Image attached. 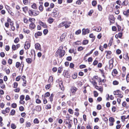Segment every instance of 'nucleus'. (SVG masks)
Returning <instances> with one entry per match:
<instances>
[{
  "label": "nucleus",
  "instance_id": "f257e3e1",
  "mask_svg": "<svg viewBox=\"0 0 129 129\" xmlns=\"http://www.w3.org/2000/svg\"><path fill=\"white\" fill-rule=\"evenodd\" d=\"M28 12L29 15L30 16H36L39 15V11L33 10H30Z\"/></svg>",
  "mask_w": 129,
  "mask_h": 129
},
{
  "label": "nucleus",
  "instance_id": "f03ea898",
  "mask_svg": "<svg viewBox=\"0 0 129 129\" xmlns=\"http://www.w3.org/2000/svg\"><path fill=\"white\" fill-rule=\"evenodd\" d=\"M59 14L58 10L57 8L54 9L51 13V15L53 17H57Z\"/></svg>",
  "mask_w": 129,
  "mask_h": 129
},
{
  "label": "nucleus",
  "instance_id": "7ed1b4c3",
  "mask_svg": "<svg viewBox=\"0 0 129 129\" xmlns=\"http://www.w3.org/2000/svg\"><path fill=\"white\" fill-rule=\"evenodd\" d=\"M114 62V59L113 58L111 59L109 61V69H112L113 67V63Z\"/></svg>",
  "mask_w": 129,
  "mask_h": 129
},
{
  "label": "nucleus",
  "instance_id": "20e7f679",
  "mask_svg": "<svg viewBox=\"0 0 129 129\" xmlns=\"http://www.w3.org/2000/svg\"><path fill=\"white\" fill-rule=\"evenodd\" d=\"M30 44H29V42L26 41L25 42L24 46V48L26 49H28L30 48Z\"/></svg>",
  "mask_w": 129,
  "mask_h": 129
},
{
  "label": "nucleus",
  "instance_id": "39448f33",
  "mask_svg": "<svg viewBox=\"0 0 129 129\" xmlns=\"http://www.w3.org/2000/svg\"><path fill=\"white\" fill-rule=\"evenodd\" d=\"M109 19L111 23H113L115 22L114 20L115 19V18L113 15H110L109 17Z\"/></svg>",
  "mask_w": 129,
  "mask_h": 129
},
{
  "label": "nucleus",
  "instance_id": "423d86ee",
  "mask_svg": "<svg viewBox=\"0 0 129 129\" xmlns=\"http://www.w3.org/2000/svg\"><path fill=\"white\" fill-rule=\"evenodd\" d=\"M39 24L41 26H42L43 27L45 28H46L47 27V26L46 24L45 23L41 21H39Z\"/></svg>",
  "mask_w": 129,
  "mask_h": 129
},
{
  "label": "nucleus",
  "instance_id": "0eeeda50",
  "mask_svg": "<svg viewBox=\"0 0 129 129\" xmlns=\"http://www.w3.org/2000/svg\"><path fill=\"white\" fill-rule=\"evenodd\" d=\"M58 52L59 53V55L60 57H62L64 56L65 53V51L64 50H60L59 52Z\"/></svg>",
  "mask_w": 129,
  "mask_h": 129
},
{
  "label": "nucleus",
  "instance_id": "6e6552de",
  "mask_svg": "<svg viewBox=\"0 0 129 129\" xmlns=\"http://www.w3.org/2000/svg\"><path fill=\"white\" fill-rule=\"evenodd\" d=\"M36 27V25L34 23H31L29 25V28L31 30L34 29Z\"/></svg>",
  "mask_w": 129,
  "mask_h": 129
},
{
  "label": "nucleus",
  "instance_id": "1a4fd4ad",
  "mask_svg": "<svg viewBox=\"0 0 129 129\" xmlns=\"http://www.w3.org/2000/svg\"><path fill=\"white\" fill-rule=\"evenodd\" d=\"M66 33H63L61 36L60 38V40L61 41H64V39L66 36Z\"/></svg>",
  "mask_w": 129,
  "mask_h": 129
},
{
  "label": "nucleus",
  "instance_id": "9d476101",
  "mask_svg": "<svg viewBox=\"0 0 129 129\" xmlns=\"http://www.w3.org/2000/svg\"><path fill=\"white\" fill-rule=\"evenodd\" d=\"M42 35V33L41 31H37L35 34V36L37 38L39 36H41Z\"/></svg>",
  "mask_w": 129,
  "mask_h": 129
},
{
  "label": "nucleus",
  "instance_id": "9b49d317",
  "mask_svg": "<svg viewBox=\"0 0 129 129\" xmlns=\"http://www.w3.org/2000/svg\"><path fill=\"white\" fill-rule=\"evenodd\" d=\"M31 53L32 55V57H34V59L35 60L36 56L35 51L34 50H31Z\"/></svg>",
  "mask_w": 129,
  "mask_h": 129
},
{
  "label": "nucleus",
  "instance_id": "f8f14e48",
  "mask_svg": "<svg viewBox=\"0 0 129 129\" xmlns=\"http://www.w3.org/2000/svg\"><path fill=\"white\" fill-rule=\"evenodd\" d=\"M95 88L96 89H98L101 92H102L103 91V88L101 86H95Z\"/></svg>",
  "mask_w": 129,
  "mask_h": 129
},
{
  "label": "nucleus",
  "instance_id": "ddd939ff",
  "mask_svg": "<svg viewBox=\"0 0 129 129\" xmlns=\"http://www.w3.org/2000/svg\"><path fill=\"white\" fill-rule=\"evenodd\" d=\"M123 57L126 60H128L129 59V57L128 55V53L124 54Z\"/></svg>",
  "mask_w": 129,
  "mask_h": 129
},
{
  "label": "nucleus",
  "instance_id": "4468645a",
  "mask_svg": "<svg viewBox=\"0 0 129 129\" xmlns=\"http://www.w3.org/2000/svg\"><path fill=\"white\" fill-rule=\"evenodd\" d=\"M35 48L37 50H39L41 49V46L40 44L37 43L35 44Z\"/></svg>",
  "mask_w": 129,
  "mask_h": 129
},
{
  "label": "nucleus",
  "instance_id": "2eb2a0df",
  "mask_svg": "<svg viewBox=\"0 0 129 129\" xmlns=\"http://www.w3.org/2000/svg\"><path fill=\"white\" fill-rule=\"evenodd\" d=\"M7 21L8 23H10V25L11 26L13 25L14 24L13 22V21L11 20L9 18H8L7 19Z\"/></svg>",
  "mask_w": 129,
  "mask_h": 129
},
{
  "label": "nucleus",
  "instance_id": "dca6fc26",
  "mask_svg": "<svg viewBox=\"0 0 129 129\" xmlns=\"http://www.w3.org/2000/svg\"><path fill=\"white\" fill-rule=\"evenodd\" d=\"M35 109L37 111L39 112L41 110V107L40 106H36L35 108Z\"/></svg>",
  "mask_w": 129,
  "mask_h": 129
},
{
  "label": "nucleus",
  "instance_id": "f3484780",
  "mask_svg": "<svg viewBox=\"0 0 129 129\" xmlns=\"http://www.w3.org/2000/svg\"><path fill=\"white\" fill-rule=\"evenodd\" d=\"M77 89L75 87H73L71 89V92L72 93H74L77 90Z\"/></svg>",
  "mask_w": 129,
  "mask_h": 129
},
{
  "label": "nucleus",
  "instance_id": "a211bd4d",
  "mask_svg": "<svg viewBox=\"0 0 129 129\" xmlns=\"http://www.w3.org/2000/svg\"><path fill=\"white\" fill-rule=\"evenodd\" d=\"M121 92L119 90H118L116 91H114L113 92V94L114 95H118L120 93H121Z\"/></svg>",
  "mask_w": 129,
  "mask_h": 129
},
{
  "label": "nucleus",
  "instance_id": "6ab92c4d",
  "mask_svg": "<svg viewBox=\"0 0 129 129\" xmlns=\"http://www.w3.org/2000/svg\"><path fill=\"white\" fill-rule=\"evenodd\" d=\"M54 19L51 17L49 18L47 20L48 22L50 24L52 23Z\"/></svg>",
  "mask_w": 129,
  "mask_h": 129
},
{
  "label": "nucleus",
  "instance_id": "aec40b11",
  "mask_svg": "<svg viewBox=\"0 0 129 129\" xmlns=\"http://www.w3.org/2000/svg\"><path fill=\"white\" fill-rule=\"evenodd\" d=\"M53 77L52 76H50L49 79L48 81V82L49 83H51L53 82Z\"/></svg>",
  "mask_w": 129,
  "mask_h": 129
},
{
  "label": "nucleus",
  "instance_id": "412c9836",
  "mask_svg": "<svg viewBox=\"0 0 129 129\" xmlns=\"http://www.w3.org/2000/svg\"><path fill=\"white\" fill-rule=\"evenodd\" d=\"M23 31L25 33H26L27 34H28L30 33V31L29 30L25 29H23Z\"/></svg>",
  "mask_w": 129,
  "mask_h": 129
},
{
  "label": "nucleus",
  "instance_id": "4be33fe9",
  "mask_svg": "<svg viewBox=\"0 0 129 129\" xmlns=\"http://www.w3.org/2000/svg\"><path fill=\"white\" fill-rule=\"evenodd\" d=\"M32 59L30 58H28L26 59V61L29 64L31 63L32 62Z\"/></svg>",
  "mask_w": 129,
  "mask_h": 129
},
{
  "label": "nucleus",
  "instance_id": "5701e85b",
  "mask_svg": "<svg viewBox=\"0 0 129 129\" xmlns=\"http://www.w3.org/2000/svg\"><path fill=\"white\" fill-rule=\"evenodd\" d=\"M31 7L32 8L36 9H37V6L36 4L35 3H34L31 6Z\"/></svg>",
  "mask_w": 129,
  "mask_h": 129
},
{
  "label": "nucleus",
  "instance_id": "b1692460",
  "mask_svg": "<svg viewBox=\"0 0 129 129\" xmlns=\"http://www.w3.org/2000/svg\"><path fill=\"white\" fill-rule=\"evenodd\" d=\"M29 21L30 22H31V23H34L35 22V20L34 18H30L29 19Z\"/></svg>",
  "mask_w": 129,
  "mask_h": 129
},
{
  "label": "nucleus",
  "instance_id": "393cba45",
  "mask_svg": "<svg viewBox=\"0 0 129 129\" xmlns=\"http://www.w3.org/2000/svg\"><path fill=\"white\" fill-rule=\"evenodd\" d=\"M109 121L110 122H114L115 120L114 118L112 117H110L109 119Z\"/></svg>",
  "mask_w": 129,
  "mask_h": 129
},
{
  "label": "nucleus",
  "instance_id": "a878e982",
  "mask_svg": "<svg viewBox=\"0 0 129 129\" xmlns=\"http://www.w3.org/2000/svg\"><path fill=\"white\" fill-rule=\"evenodd\" d=\"M27 10L28 7H25L23 8V11L25 13H26L27 11Z\"/></svg>",
  "mask_w": 129,
  "mask_h": 129
},
{
  "label": "nucleus",
  "instance_id": "bb28decb",
  "mask_svg": "<svg viewBox=\"0 0 129 129\" xmlns=\"http://www.w3.org/2000/svg\"><path fill=\"white\" fill-rule=\"evenodd\" d=\"M67 23L65 22H63L62 23H61L59 25V26L62 27L63 26H64Z\"/></svg>",
  "mask_w": 129,
  "mask_h": 129
},
{
  "label": "nucleus",
  "instance_id": "cd10ccee",
  "mask_svg": "<svg viewBox=\"0 0 129 129\" xmlns=\"http://www.w3.org/2000/svg\"><path fill=\"white\" fill-rule=\"evenodd\" d=\"M51 108V106L50 104H48L46 106V109H50Z\"/></svg>",
  "mask_w": 129,
  "mask_h": 129
},
{
  "label": "nucleus",
  "instance_id": "c85d7f7f",
  "mask_svg": "<svg viewBox=\"0 0 129 129\" xmlns=\"http://www.w3.org/2000/svg\"><path fill=\"white\" fill-rule=\"evenodd\" d=\"M88 42V41L87 40H84L83 42V44L84 45L87 44Z\"/></svg>",
  "mask_w": 129,
  "mask_h": 129
},
{
  "label": "nucleus",
  "instance_id": "c756f323",
  "mask_svg": "<svg viewBox=\"0 0 129 129\" xmlns=\"http://www.w3.org/2000/svg\"><path fill=\"white\" fill-rule=\"evenodd\" d=\"M112 73L113 75V74L114 75H115L117 73V70L115 69H114L112 72Z\"/></svg>",
  "mask_w": 129,
  "mask_h": 129
},
{
  "label": "nucleus",
  "instance_id": "7c9ffc66",
  "mask_svg": "<svg viewBox=\"0 0 129 129\" xmlns=\"http://www.w3.org/2000/svg\"><path fill=\"white\" fill-rule=\"evenodd\" d=\"M63 45H61V46H60L59 47V49L57 50V52H59V51H60H60L62 50H62V49H63Z\"/></svg>",
  "mask_w": 129,
  "mask_h": 129
},
{
  "label": "nucleus",
  "instance_id": "2f4dec72",
  "mask_svg": "<svg viewBox=\"0 0 129 129\" xmlns=\"http://www.w3.org/2000/svg\"><path fill=\"white\" fill-rule=\"evenodd\" d=\"M77 73H75L74 74L72 75V78L74 79H76L77 77Z\"/></svg>",
  "mask_w": 129,
  "mask_h": 129
},
{
  "label": "nucleus",
  "instance_id": "473e14b6",
  "mask_svg": "<svg viewBox=\"0 0 129 129\" xmlns=\"http://www.w3.org/2000/svg\"><path fill=\"white\" fill-rule=\"evenodd\" d=\"M16 127V126L14 124L12 123L11 124V127L13 129H15Z\"/></svg>",
  "mask_w": 129,
  "mask_h": 129
},
{
  "label": "nucleus",
  "instance_id": "72a5a7b5",
  "mask_svg": "<svg viewBox=\"0 0 129 129\" xmlns=\"http://www.w3.org/2000/svg\"><path fill=\"white\" fill-rule=\"evenodd\" d=\"M62 70V68L61 67H59L58 68V72L60 73Z\"/></svg>",
  "mask_w": 129,
  "mask_h": 129
},
{
  "label": "nucleus",
  "instance_id": "f704fd0d",
  "mask_svg": "<svg viewBox=\"0 0 129 129\" xmlns=\"http://www.w3.org/2000/svg\"><path fill=\"white\" fill-rule=\"evenodd\" d=\"M34 122L35 123H38L39 122V121L37 118H36L34 120Z\"/></svg>",
  "mask_w": 129,
  "mask_h": 129
},
{
  "label": "nucleus",
  "instance_id": "c9c22d12",
  "mask_svg": "<svg viewBox=\"0 0 129 129\" xmlns=\"http://www.w3.org/2000/svg\"><path fill=\"white\" fill-rule=\"evenodd\" d=\"M15 110L13 109L11 110L10 112V114L11 115H13L15 114Z\"/></svg>",
  "mask_w": 129,
  "mask_h": 129
},
{
  "label": "nucleus",
  "instance_id": "e433bc0d",
  "mask_svg": "<svg viewBox=\"0 0 129 129\" xmlns=\"http://www.w3.org/2000/svg\"><path fill=\"white\" fill-rule=\"evenodd\" d=\"M87 33L86 29H85L83 28L82 30V34L83 35H85Z\"/></svg>",
  "mask_w": 129,
  "mask_h": 129
},
{
  "label": "nucleus",
  "instance_id": "4c0bfd02",
  "mask_svg": "<svg viewBox=\"0 0 129 129\" xmlns=\"http://www.w3.org/2000/svg\"><path fill=\"white\" fill-rule=\"evenodd\" d=\"M123 14L125 15L126 17H128L129 14L126 11H124L123 12Z\"/></svg>",
  "mask_w": 129,
  "mask_h": 129
},
{
  "label": "nucleus",
  "instance_id": "58836bf2",
  "mask_svg": "<svg viewBox=\"0 0 129 129\" xmlns=\"http://www.w3.org/2000/svg\"><path fill=\"white\" fill-rule=\"evenodd\" d=\"M39 9L41 11H42L43 10V7L42 5H40L39 6Z\"/></svg>",
  "mask_w": 129,
  "mask_h": 129
},
{
  "label": "nucleus",
  "instance_id": "ea45409f",
  "mask_svg": "<svg viewBox=\"0 0 129 129\" xmlns=\"http://www.w3.org/2000/svg\"><path fill=\"white\" fill-rule=\"evenodd\" d=\"M43 32L44 34L45 35H46L48 32V30L47 29H45L43 31Z\"/></svg>",
  "mask_w": 129,
  "mask_h": 129
},
{
  "label": "nucleus",
  "instance_id": "a19ab883",
  "mask_svg": "<svg viewBox=\"0 0 129 129\" xmlns=\"http://www.w3.org/2000/svg\"><path fill=\"white\" fill-rule=\"evenodd\" d=\"M63 74L65 77H66L68 75V73L67 71L64 70Z\"/></svg>",
  "mask_w": 129,
  "mask_h": 129
},
{
  "label": "nucleus",
  "instance_id": "79ce46f5",
  "mask_svg": "<svg viewBox=\"0 0 129 129\" xmlns=\"http://www.w3.org/2000/svg\"><path fill=\"white\" fill-rule=\"evenodd\" d=\"M102 108L100 104L98 105L97 106V109L98 110H100Z\"/></svg>",
  "mask_w": 129,
  "mask_h": 129
},
{
  "label": "nucleus",
  "instance_id": "37998d69",
  "mask_svg": "<svg viewBox=\"0 0 129 129\" xmlns=\"http://www.w3.org/2000/svg\"><path fill=\"white\" fill-rule=\"evenodd\" d=\"M23 21L24 23L26 24H28V20L26 18H24Z\"/></svg>",
  "mask_w": 129,
  "mask_h": 129
},
{
  "label": "nucleus",
  "instance_id": "c03bdc74",
  "mask_svg": "<svg viewBox=\"0 0 129 129\" xmlns=\"http://www.w3.org/2000/svg\"><path fill=\"white\" fill-rule=\"evenodd\" d=\"M50 95V93L49 92H47L45 94V97H47L49 96Z\"/></svg>",
  "mask_w": 129,
  "mask_h": 129
},
{
  "label": "nucleus",
  "instance_id": "a18cd8bd",
  "mask_svg": "<svg viewBox=\"0 0 129 129\" xmlns=\"http://www.w3.org/2000/svg\"><path fill=\"white\" fill-rule=\"evenodd\" d=\"M19 41V38H16L15 40H14V42L17 43H18Z\"/></svg>",
  "mask_w": 129,
  "mask_h": 129
},
{
  "label": "nucleus",
  "instance_id": "49530a36",
  "mask_svg": "<svg viewBox=\"0 0 129 129\" xmlns=\"http://www.w3.org/2000/svg\"><path fill=\"white\" fill-rule=\"evenodd\" d=\"M83 47H82L80 46L78 48V50L79 51H81L83 50Z\"/></svg>",
  "mask_w": 129,
  "mask_h": 129
},
{
  "label": "nucleus",
  "instance_id": "de8ad7c7",
  "mask_svg": "<svg viewBox=\"0 0 129 129\" xmlns=\"http://www.w3.org/2000/svg\"><path fill=\"white\" fill-rule=\"evenodd\" d=\"M93 92L94 93V96L95 97H97L98 95L97 92L96 91H94Z\"/></svg>",
  "mask_w": 129,
  "mask_h": 129
},
{
  "label": "nucleus",
  "instance_id": "09e8293b",
  "mask_svg": "<svg viewBox=\"0 0 129 129\" xmlns=\"http://www.w3.org/2000/svg\"><path fill=\"white\" fill-rule=\"evenodd\" d=\"M20 65V63L19 62H16V66L17 68H18Z\"/></svg>",
  "mask_w": 129,
  "mask_h": 129
},
{
  "label": "nucleus",
  "instance_id": "8fccbe9b",
  "mask_svg": "<svg viewBox=\"0 0 129 129\" xmlns=\"http://www.w3.org/2000/svg\"><path fill=\"white\" fill-rule=\"evenodd\" d=\"M51 86V84H49L47 85H46L45 86V88L46 89H49L50 88V87Z\"/></svg>",
  "mask_w": 129,
  "mask_h": 129
},
{
  "label": "nucleus",
  "instance_id": "3c124183",
  "mask_svg": "<svg viewBox=\"0 0 129 129\" xmlns=\"http://www.w3.org/2000/svg\"><path fill=\"white\" fill-rule=\"evenodd\" d=\"M17 104L16 103H13L11 105L12 107L13 108H15L17 107Z\"/></svg>",
  "mask_w": 129,
  "mask_h": 129
},
{
  "label": "nucleus",
  "instance_id": "603ef678",
  "mask_svg": "<svg viewBox=\"0 0 129 129\" xmlns=\"http://www.w3.org/2000/svg\"><path fill=\"white\" fill-rule=\"evenodd\" d=\"M18 85V83L16 82L14 83L13 84V87L14 88H16Z\"/></svg>",
  "mask_w": 129,
  "mask_h": 129
},
{
  "label": "nucleus",
  "instance_id": "864d4df0",
  "mask_svg": "<svg viewBox=\"0 0 129 129\" xmlns=\"http://www.w3.org/2000/svg\"><path fill=\"white\" fill-rule=\"evenodd\" d=\"M31 124L29 122H27L26 124V126L27 127H28L30 126Z\"/></svg>",
  "mask_w": 129,
  "mask_h": 129
},
{
  "label": "nucleus",
  "instance_id": "5fc2aeb1",
  "mask_svg": "<svg viewBox=\"0 0 129 129\" xmlns=\"http://www.w3.org/2000/svg\"><path fill=\"white\" fill-rule=\"evenodd\" d=\"M92 6H95L96 4H97L96 2V1H93L92 2Z\"/></svg>",
  "mask_w": 129,
  "mask_h": 129
},
{
  "label": "nucleus",
  "instance_id": "6e6d98bb",
  "mask_svg": "<svg viewBox=\"0 0 129 129\" xmlns=\"http://www.w3.org/2000/svg\"><path fill=\"white\" fill-rule=\"evenodd\" d=\"M81 32V31L80 30H78L77 31L75 32V34L76 35H79L80 34Z\"/></svg>",
  "mask_w": 129,
  "mask_h": 129
},
{
  "label": "nucleus",
  "instance_id": "4d7b16f0",
  "mask_svg": "<svg viewBox=\"0 0 129 129\" xmlns=\"http://www.w3.org/2000/svg\"><path fill=\"white\" fill-rule=\"evenodd\" d=\"M86 66L85 65H81L80 66V69H82L84 68H85Z\"/></svg>",
  "mask_w": 129,
  "mask_h": 129
},
{
  "label": "nucleus",
  "instance_id": "13d9d810",
  "mask_svg": "<svg viewBox=\"0 0 129 129\" xmlns=\"http://www.w3.org/2000/svg\"><path fill=\"white\" fill-rule=\"evenodd\" d=\"M98 10L100 11H101L102 9L101 6L100 5H98Z\"/></svg>",
  "mask_w": 129,
  "mask_h": 129
},
{
  "label": "nucleus",
  "instance_id": "bf43d9fd",
  "mask_svg": "<svg viewBox=\"0 0 129 129\" xmlns=\"http://www.w3.org/2000/svg\"><path fill=\"white\" fill-rule=\"evenodd\" d=\"M118 82L116 80L114 81L113 82V84L114 85H117L118 84Z\"/></svg>",
  "mask_w": 129,
  "mask_h": 129
},
{
  "label": "nucleus",
  "instance_id": "052dcab7",
  "mask_svg": "<svg viewBox=\"0 0 129 129\" xmlns=\"http://www.w3.org/2000/svg\"><path fill=\"white\" fill-rule=\"evenodd\" d=\"M10 111V109L9 108H6L5 111H6V113H8Z\"/></svg>",
  "mask_w": 129,
  "mask_h": 129
},
{
  "label": "nucleus",
  "instance_id": "680f3d73",
  "mask_svg": "<svg viewBox=\"0 0 129 129\" xmlns=\"http://www.w3.org/2000/svg\"><path fill=\"white\" fill-rule=\"evenodd\" d=\"M72 59V57L71 56L67 57V60L69 61H71Z\"/></svg>",
  "mask_w": 129,
  "mask_h": 129
},
{
  "label": "nucleus",
  "instance_id": "e2e57ef3",
  "mask_svg": "<svg viewBox=\"0 0 129 129\" xmlns=\"http://www.w3.org/2000/svg\"><path fill=\"white\" fill-rule=\"evenodd\" d=\"M54 5L53 3H51L50 5V7L51 9L53 8L54 7Z\"/></svg>",
  "mask_w": 129,
  "mask_h": 129
},
{
  "label": "nucleus",
  "instance_id": "0e129e2a",
  "mask_svg": "<svg viewBox=\"0 0 129 129\" xmlns=\"http://www.w3.org/2000/svg\"><path fill=\"white\" fill-rule=\"evenodd\" d=\"M5 54L4 52H1L0 53V56L1 57H3L5 56Z\"/></svg>",
  "mask_w": 129,
  "mask_h": 129
},
{
  "label": "nucleus",
  "instance_id": "69168bd1",
  "mask_svg": "<svg viewBox=\"0 0 129 129\" xmlns=\"http://www.w3.org/2000/svg\"><path fill=\"white\" fill-rule=\"evenodd\" d=\"M12 60L10 59H9L8 61V63L10 64H11L12 63Z\"/></svg>",
  "mask_w": 129,
  "mask_h": 129
},
{
  "label": "nucleus",
  "instance_id": "338daca9",
  "mask_svg": "<svg viewBox=\"0 0 129 129\" xmlns=\"http://www.w3.org/2000/svg\"><path fill=\"white\" fill-rule=\"evenodd\" d=\"M126 80L127 82H129V74H128L126 77Z\"/></svg>",
  "mask_w": 129,
  "mask_h": 129
},
{
  "label": "nucleus",
  "instance_id": "774afa93",
  "mask_svg": "<svg viewBox=\"0 0 129 129\" xmlns=\"http://www.w3.org/2000/svg\"><path fill=\"white\" fill-rule=\"evenodd\" d=\"M74 66V64L72 63H71L70 65V67L71 68H73Z\"/></svg>",
  "mask_w": 129,
  "mask_h": 129
}]
</instances>
